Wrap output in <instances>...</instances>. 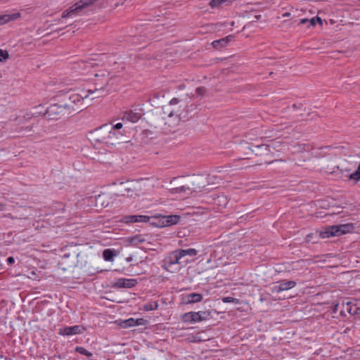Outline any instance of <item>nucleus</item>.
Returning <instances> with one entry per match:
<instances>
[{"mask_svg": "<svg viewBox=\"0 0 360 360\" xmlns=\"http://www.w3.org/2000/svg\"><path fill=\"white\" fill-rule=\"evenodd\" d=\"M255 18L257 20H259L260 18H261V15H257L255 16Z\"/></svg>", "mask_w": 360, "mask_h": 360, "instance_id": "obj_43", "label": "nucleus"}, {"mask_svg": "<svg viewBox=\"0 0 360 360\" xmlns=\"http://www.w3.org/2000/svg\"><path fill=\"white\" fill-rule=\"evenodd\" d=\"M150 217L146 215H128L122 217L121 221L124 223L148 222Z\"/></svg>", "mask_w": 360, "mask_h": 360, "instance_id": "obj_12", "label": "nucleus"}, {"mask_svg": "<svg viewBox=\"0 0 360 360\" xmlns=\"http://www.w3.org/2000/svg\"><path fill=\"white\" fill-rule=\"evenodd\" d=\"M222 302H224V303H230V302H233V303H235V304H239L240 303V300L238 299H236V298H234V297H223L222 298Z\"/></svg>", "mask_w": 360, "mask_h": 360, "instance_id": "obj_30", "label": "nucleus"}, {"mask_svg": "<svg viewBox=\"0 0 360 360\" xmlns=\"http://www.w3.org/2000/svg\"><path fill=\"white\" fill-rule=\"evenodd\" d=\"M203 187L204 186H200V179L198 178H195L188 182L186 185L177 187L176 189L179 193H188L191 194L195 192H201Z\"/></svg>", "mask_w": 360, "mask_h": 360, "instance_id": "obj_6", "label": "nucleus"}, {"mask_svg": "<svg viewBox=\"0 0 360 360\" xmlns=\"http://www.w3.org/2000/svg\"><path fill=\"white\" fill-rule=\"evenodd\" d=\"M87 94L80 88L71 90L63 95V99L58 103L51 105L45 112L48 120H56L65 115L76 114L86 106L84 100Z\"/></svg>", "mask_w": 360, "mask_h": 360, "instance_id": "obj_1", "label": "nucleus"}, {"mask_svg": "<svg viewBox=\"0 0 360 360\" xmlns=\"http://www.w3.org/2000/svg\"><path fill=\"white\" fill-rule=\"evenodd\" d=\"M103 198V195H98L96 198V205L101 204L102 206L106 207L108 205H104Z\"/></svg>", "mask_w": 360, "mask_h": 360, "instance_id": "obj_33", "label": "nucleus"}, {"mask_svg": "<svg viewBox=\"0 0 360 360\" xmlns=\"http://www.w3.org/2000/svg\"><path fill=\"white\" fill-rule=\"evenodd\" d=\"M186 108V105L179 104L172 107L171 109L166 108L164 114L169 118L174 117V120L179 121L181 117L185 116L187 112Z\"/></svg>", "mask_w": 360, "mask_h": 360, "instance_id": "obj_7", "label": "nucleus"}, {"mask_svg": "<svg viewBox=\"0 0 360 360\" xmlns=\"http://www.w3.org/2000/svg\"><path fill=\"white\" fill-rule=\"evenodd\" d=\"M82 6L80 4L77 2L74 5H72L68 10H66L63 12L62 18H67L69 17H72L73 15H77L80 12H82L84 9L82 7Z\"/></svg>", "mask_w": 360, "mask_h": 360, "instance_id": "obj_14", "label": "nucleus"}, {"mask_svg": "<svg viewBox=\"0 0 360 360\" xmlns=\"http://www.w3.org/2000/svg\"><path fill=\"white\" fill-rule=\"evenodd\" d=\"M296 283L293 281H281L279 282L278 285H276L272 288V292H280L284 290H288L294 288Z\"/></svg>", "mask_w": 360, "mask_h": 360, "instance_id": "obj_13", "label": "nucleus"}, {"mask_svg": "<svg viewBox=\"0 0 360 360\" xmlns=\"http://www.w3.org/2000/svg\"><path fill=\"white\" fill-rule=\"evenodd\" d=\"M122 127H123V124L121 122L117 123L115 125H112V131H117V130L122 129Z\"/></svg>", "mask_w": 360, "mask_h": 360, "instance_id": "obj_35", "label": "nucleus"}, {"mask_svg": "<svg viewBox=\"0 0 360 360\" xmlns=\"http://www.w3.org/2000/svg\"><path fill=\"white\" fill-rule=\"evenodd\" d=\"M84 330L85 329L82 326L79 325L73 326H66L63 328H60L58 333L63 336H68L82 333Z\"/></svg>", "mask_w": 360, "mask_h": 360, "instance_id": "obj_10", "label": "nucleus"}, {"mask_svg": "<svg viewBox=\"0 0 360 360\" xmlns=\"http://www.w3.org/2000/svg\"><path fill=\"white\" fill-rule=\"evenodd\" d=\"M207 315L205 311H191L182 315L181 320L185 323L200 322L206 320Z\"/></svg>", "mask_w": 360, "mask_h": 360, "instance_id": "obj_8", "label": "nucleus"}, {"mask_svg": "<svg viewBox=\"0 0 360 360\" xmlns=\"http://www.w3.org/2000/svg\"><path fill=\"white\" fill-rule=\"evenodd\" d=\"M346 176L349 181H352L354 184H357L360 181V163L356 171Z\"/></svg>", "mask_w": 360, "mask_h": 360, "instance_id": "obj_22", "label": "nucleus"}, {"mask_svg": "<svg viewBox=\"0 0 360 360\" xmlns=\"http://www.w3.org/2000/svg\"><path fill=\"white\" fill-rule=\"evenodd\" d=\"M349 314L352 316H358L360 315V307H358L356 304H351V311H349Z\"/></svg>", "mask_w": 360, "mask_h": 360, "instance_id": "obj_29", "label": "nucleus"}, {"mask_svg": "<svg viewBox=\"0 0 360 360\" xmlns=\"http://www.w3.org/2000/svg\"><path fill=\"white\" fill-rule=\"evenodd\" d=\"M292 153H301L304 152L311 151L314 148V146L309 143H297L295 145L292 146Z\"/></svg>", "mask_w": 360, "mask_h": 360, "instance_id": "obj_15", "label": "nucleus"}, {"mask_svg": "<svg viewBox=\"0 0 360 360\" xmlns=\"http://www.w3.org/2000/svg\"><path fill=\"white\" fill-rule=\"evenodd\" d=\"M185 302L186 304H193L201 302L202 295L200 293H190L186 295Z\"/></svg>", "mask_w": 360, "mask_h": 360, "instance_id": "obj_18", "label": "nucleus"}, {"mask_svg": "<svg viewBox=\"0 0 360 360\" xmlns=\"http://www.w3.org/2000/svg\"><path fill=\"white\" fill-rule=\"evenodd\" d=\"M349 224H341L337 226H330L326 227L324 231L319 232V236L322 238H328L332 236H340L349 231Z\"/></svg>", "mask_w": 360, "mask_h": 360, "instance_id": "obj_5", "label": "nucleus"}, {"mask_svg": "<svg viewBox=\"0 0 360 360\" xmlns=\"http://www.w3.org/2000/svg\"><path fill=\"white\" fill-rule=\"evenodd\" d=\"M143 323H144L143 319H134L133 318H130V319L125 320L123 322V323H124L123 327L127 328V327H131V326H139V325L143 324Z\"/></svg>", "mask_w": 360, "mask_h": 360, "instance_id": "obj_21", "label": "nucleus"}, {"mask_svg": "<svg viewBox=\"0 0 360 360\" xmlns=\"http://www.w3.org/2000/svg\"><path fill=\"white\" fill-rule=\"evenodd\" d=\"M231 36H228L219 40H215L212 42V45L215 48L226 46L231 41Z\"/></svg>", "mask_w": 360, "mask_h": 360, "instance_id": "obj_23", "label": "nucleus"}, {"mask_svg": "<svg viewBox=\"0 0 360 360\" xmlns=\"http://www.w3.org/2000/svg\"><path fill=\"white\" fill-rule=\"evenodd\" d=\"M115 256V251L110 249H106L103 252V257L105 261H112Z\"/></svg>", "mask_w": 360, "mask_h": 360, "instance_id": "obj_26", "label": "nucleus"}, {"mask_svg": "<svg viewBox=\"0 0 360 360\" xmlns=\"http://www.w3.org/2000/svg\"><path fill=\"white\" fill-rule=\"evenodd\" d=\"M75 352H77L81 354L85 355L89 358L92 356V355H93L91 352H89L84 347H77L75 348Z\"/></svg>", "mask_w": 360, "mask_h": 360, "instance_id": "obj_28", "label": "nucleus"}, {"mask_svg": "<svg viewBox=\"0 0 360 360\" xmlns=\"http://www.w3.org/2000/svg\"><path fill=\"white\" fill-rule=\"evenodd\" d=\"M339 304H337L335 306V309L333 310L334 312H335L337 310H338V307Z\"/></svg>", "mask_w": 360, "mask_h": 360, "instance_id": "obj_46", "label": "nucleus"}, {"mask_svg": "<svg viewBox=\"0 0 360 360\" xmlns=\"http://www.w3.org/2000/svg\"><path fill=\"white\" fill-rule=\"evenodd\" d=\"M140 118L139 113L130 110L124 112L122 120H127L131 122H136Z\"/></svg>", "mask_w": 360, "mask_h": 360, "instance_id": "obj_17", "label": "nucleus"}, {"mask_svg": "<svg viewBox=\"0 0 360 360\" xmlns=\"http://www.w3.org/2000/svg\"><path fill=\"white\" fill-rule=\"evenodd\" d=\"M137 284L136 279L132 278H119L114 283L112 287L121 288H131Z\"/></svg>", "mask_w": 360, "mask_h": 360, "instance_id": "obj_11", "label": "nucleus"}, {"mask_svg": "<svg viewBox=\"0 0 360 360\" xmlns=\"http://www.w3.org/2000/svg\"><path fill=\"white\" fill-rule=\"evenodd\" d=\"M140 191L141 188H139V185L137 184L132 183L124 186L123 195H125L128 197H133L134 195H138Z\"/></svg>", "mask_w": 360, "mask_h": 360, "instance_id": "obj_16", "label": "nucleus"}, {"mask_svg": "<svg viewBox=\"0 0 360 360\" xmlns=\"http://www.w3.org/2000/svg\"><path fill=\"white\" fill-rule=\"evenodd\" d=\"M158 306L159 304L157 301H153L143 304L141 309L145 311H149L157 309Z\"/></svg>", "mask_w": 360, "mask_h": 360, "instance_id": "obj_24", "label": "nucleus"}, {"mask_svg": "<svg viewBox=\"0 0 360 360\" xmlns=\"http://www.w3.org/2000/svg\"><path fill=\"white\" fill-rule=\"evenodd\" d=\"M5 217H7L13 219V217L11 216V214H8V215H5Z\"/></svg>", "mask_w": 360, "mask_h": 360, "instance_id": "obj_48", "label": "nucleus"}, {"mask_svg": "<svg viewBox=\"0 0 360 360\" xmlns=\"http://www.w3.org/2000/svg\"><path fill=\"white\" fill-rule=\"evenodd\" d=\"M274 162H283V160H271V161H265V163L266 164H271V163H273Z\"/></svg>", "mask_w": 360, "mask_h": 360, "instance_id": "obj_41", "label": "nucleus"}, {"mask_svg": "<svg viewBox=\"0 0 360 360\" xmlns=\"http://www.w3.org/2000/svg\"><path fill=\"white\" fill-rule=\"evenodd\" d=\"M165 218L166 225L167 226L176 224L180 220V217L179 215H168L165 216Z\"/></svg>", "mask_w": 360, "mask_h": 360, "instance_id": "obj_25", "label": "nucleus"}, {"mask_svg": "<svg viewBox=\"0 0 360 360\" xmlns=\"http://www.w3.org/2000/svg\"><path fill=\"white\" fill-rule=\"evenodd\" d=\"M249 158H247V157H240L239 158L240 160H245V159H248Z\"/></svg>", "mask_w": 360, "mask_h": 360, "instance_id": "obj_47", "label": "nucleus"}, {"mask_svg": "<svg viewBox=\"0 0 360 360\" xmlns=\"http://www.w3.org/2000/svg\"><path fill=\"white\" fill-rule=\"evenodd\" d=\"M153 220V224L159 227L167 226L166 225V218L163 215H154L150 217Z\"/></svg>", "mask_w": 360, "mask_h": 360, "instance_id": "obj_20", "label": "nucleus"}, {"mask_svg": "<svg viewBox=\"0 0 360 360\" xmlns=\"http://www.w3.org/2000/svg\"><path fill=\"white\" fill-rule=\"evenodd\" d=\"M126 260H127V262H131V261L132 260V257H131V256H130V257H127V258L126 259Z\"/></svg>", "mask_w": 360, "mask_h": 360, "instance_id": "obj_45", "label": "nucleus"}, {"mask_svg": "<svg viewBox=\"0 0 360 360\" xmlns=\"http://www.w3.org/2000/svg\"><path fill=\"white\" fill-rule=\"evenodd\" d=\"M207 92L206 88L204 86H199L195 89L196 95L199 96H203Z\"/></svg>", "mask_w": 360, "mask_h": 360, "instance_id": "obj_32", "label": "nucleus"}, {"mask_svg": "<svg viewBox=\"0 0 360 360\" xmlns=\"http://www.w3.org/2000/svg\"><path fill=\"white\" fill-rule=\"evenodd\" d=\"M179 104H180V101L176 98H173L170 101H169V105L172 108L174 106H176V105H178Z\"/></svg>", "mask_w": 360, "mask_h": 360, "instance_id": "obj_34", "label": "nucleus"}, {"mask_svg": "<svg viewBox=\"0 0 360 360\" xmlns=\"http://www.w3.org/2000/svg\"><path fill=\"white\" fill-rule=\"evenodd\" d=\"M316 20H315V17L314 18H312L311 19L309 20V25L307 26V27H309V26H312V27H314L316 25Z\"/></svg>", "mask_w": 360, "mask_h": 360, "instance_id": "obj_37", "label": "nucleus"}, {"mask_svg": "<svg viewBox=\"0 0 360 360\" xmlns=\"http://www.w3.org/2000/svg\"><path fill=\"white\" fill-rule=\"evenodd\" d=\"M336 168L340 170V172L342 174H344V172L349 173L352 171V169L349 167H345V168H340L339 166H337Z\"/></svg>", "mask_w": 360, "mask_h": 360, "instance_id": "obj_36", "label": "nucleus"}, {"mask_svg": "<svg viewBox=\"0 0 360 360\" xmlns=\"http://www.w3.org/2000/svg\"><path fill=\"white\" fill-rule=\"evenodd\" d=\"M5 207V205L0 203V210H4Z\"/></svg>", "mask_w": 360, "mask_h": 360, "instance_id": "obj_44", "label": "nucleus"}, {"mask_svg": "<svg viewBox=\"0 0 360 360\" xmlns=\"http://www.w3.org/2000/svg\"><path fill=\"white\" fill-rule=\"evenodd\" d=\"M14 258L13 257H9L7 258V262L8 264H13L14 262Z\"/></svg>", "mask_w": 360, "mask_h": 360, "instance_id": "obj_39", "label": "nucleus"}, {"mask_svg": "<svg viewBox=\"0 0 360 360\" xmlns=\"http://www.w3.org/2000/svg\"><path fill=\"white\" fill-rule=\"evenodd\" d=\"M95 78L94 79V84L95 86L94 89H84V91L88 94L87 98L90 94H96L103 91L105 87L108 85L110 80V73L106 70H101L95 74Z\"/></svg>", "mask_w": 360, "mask_h": 360, "instance_id": "obj_3", "label": "nucleus"}, {"mask_svg": "<svg viewBox=\"0 0 360 360\" xmlns=\"http://www.w3.org/2000/svg\"><path fill=\"white\" fill-rule=\"evenodd\" d=\"M95 141L105 145L113 146L119 143L123 134L118 131H112L111 124H104L91 133Z\"/></svg>", "mask_w": 360, "mask_h": 360, "instance_id": "obj_2", "label": "nucleus"}, {"mask_svg": "<svg viewBox=\"0 0 360 360\" xmlns=\"http://www.w3.org/2000/svg\"><path fill=\"white\" fill-rule=\"evenodd\" d=\"M315 20H316V23L319 22L320 25H322V20L320 17L316 16Z\"/></svg>", "mask_w": 360, "mask_h": 360, "instance_id": "obj_40", "label": "nucleus"}, {"mask_svg": "<svg viewBox=\"0 0 360 360\" xmlns=\"http://www.w3.org/2000/svg\"><path fill=\"white\" fill-rule=\"evenodd\" d=\"M300 24L302 25H304V24H307V23H309V20L307 18H303L300 20Z\"/></svg>", "mask_w": 360, "mask_h": 360, "instance_id": "obj_38", "label": "nucleus"}, {"mask_svg": "<svg viewBox=\"0 0 360 360\" xmlns=\"http://www.w3.org/2000/svg\"><path fill=\"white\" fill-rule=\"evenodd\" d=\"M20 13H15L12 15H0V25H4L11 20H14L20 18Z\"/></svg>", "mask_w": 360, "mask_h": 360, "instance_id": "obj_19", "label": "nucleus"}, {"mask_svg": "<svg viewBox=\"0 0 360 360\" xmlns=\"http://www.w3.org/2000/svg\"><path fill=\"white\" fill-rule=\"evenodd\" d=\"M290 122L285 123L286 124L285 128H288V127L290 125Z\"/></svg>", "mask_w": 360, "mask_h": 360, "instance_id": "obj_50", "label": "nucleus"}, {"mask_svg": "<svg viewBox=\"0 0 360 360\" xmlns=\"http://www.w3.org/2000/svg\"><path fill=\"white\" fill-rule=\"evenodd\" d=\"M351 304L352 302H347L346 304H342V309L340 311L341 316H346L347 314H349V311H351Z\"/></svg>", "mask_w": 360, "mask_h": 360, "instance_id": "obj_27", "label": "nucleus"}, {"mask_svg": "<svg viewBox=\"0 0 360 360\" xmlns=\"http://www.w3.org/2000/svg\"><path fill=\"white\" fill-rule=\"evenodd\" d=\"M9 58L8 52L0 49V62Z\"/></svg>", "mask_w": 360, "mask_h": 360, "instance_id": "obj_31", "label": "nucleus"}, {"mask_svg": "<svg viewBox=\"0 0 360 360\" xmlns=\"http://www.w3.org/2000/svg\"><path fill=\"white\" fill-rule=\"evenodd\" d=\"M223 201L225 204H226V199L224 197H222Z\"/></svg>", "mask_w": 360, "mask_h": 360, "instance_id": "obj_49", "label": "nucleus"}, {"mask_svg": "<svg viewBox=\"0 0 360 360\" xmlns=\"http://www.w3.org/2000/svg\"><path fill=\"white\" fill-rule=\"evenodd\" d=\"M282 15H283V18L289 17L290 15V13L285 12Z\"/></svg>", "mask_w": 360, "mask_h": 360, "instance_id": "obj_42", "label": "nucleus"}, {"mask_svg": "<svg viewBox=\"0 0 360 360\" xmlns=\"http://www.w3.org/2000/svg\"><path fill=\"white\" fill-rule=\"evenodd\" d=\"M274 148L275 147L273 146V144H261L257 146H251L250 147H248V149L255 155L264 156L268 155L270 153H271V149H274Z\"/></svg>", "mask_w": 360, "mask_h": 360, "instance_id": "obj_9", "label": "nucleus"}, {"mask_svg": "<svg viewBox=\"0 0 360 360\" xmlns=\"http://www.w3.org/2000/svg\"><path fill=\"white\" fill-rule=\"evenodd\" d=\"M100 96H101V95L97 94L95 97H93L92 99H94L96 97H100Z\"/></svg>", "mask_w": 360, "mask_h": 360, "instance_id": "obj_51", "label": "nucleus"}, {"mask_svg": "<svg viewBox=\"0 0 360 360\" xmlns=\"http://www.w3.org/2000/svg\"><path fill=\"white\" fill-rule=\"evenodd\" d=\"M198 253V251L194 248L186 250L178 249L173 251L167 258V262L169 266L181 263V259L186 256L194 257Z\"/></svg>", "mask_w": 360, "mask_h": 360, "instance_id": "obj_4", "label": "nucleus"}]
</instances>
